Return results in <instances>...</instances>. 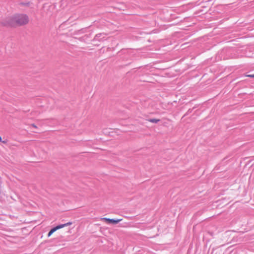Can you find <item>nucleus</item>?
I'll use <instances>...</instances> for the list:
<instances>
[{"label": "nucleus", "instance_id": "f257e3e1", "mask_svg": "<svg viewBox=\"0 0 254 254\" xmlns=\"http://www.w3.org/2000/svg\"><path fill=\"white\" fill-rule=\"evenodd\" d=\"M29 21V18L26 14H16L12 17L7 18L2 24L6 26L14 27L26 24Z\"/></svg>", "mask_w": 254, "mask_h": 254}, {"label": "nucleus", "instance_id": "f03ea898", "mask_svg": "<svg viewBox=\"0 0 254 254\" xmlns=\"http://www.w3.org/2000/svg\"><path fill=\"white\" fill-rule=\"evenodd\" d=\"M106 34L104 33H99L95 35L94 40L95 41H102L106 39Z\"/></svg>", "mask_w": 254, "mask_h": 254}, {"label": "nucleus", "instance_id": "7ed1b4c3", "mask_svg": "<svg viewBox=\"0 0 254 254\" xmlns=\"http://www.w3.org/2000/svg\"><path fill=\"white\" fill-rule=\"evenodd\" d=\"M103 219H104L107 223L112 224H116L122 220V219H115L108 218H104Z\"/></svg>", "mask_w": 254, "mask_h": 254}, {"label": "nucleus", "instance_id": "20e7f679", "mask_svg": "<svg viewBox=\"0 0 254 254\" xmlns=\"http://www.w3.org/2000/svg\"><path fill=\"white\" fill-rule=\"evenodd\" d=\"M71 224H72V222H68L66 223L65 224H60V225H57L56 226V227H57V229L59 230V229L63 228H64V227L65 226H69V225H70Z\"/></svg>", "mask_w": 254, "mask_h": 254}, {"label": "nucleus", "instance_id": "39448f33", "mask_svg": "<svg viewBox=\"0 0 254 254\" xmlns=\"http://www.w3.org/2000/svg\"><path fill=\"white\" fill-rule=\"evenodd\" d=\"M160 120L159 119H150L149 120V121L152 123H157Z\"/></svg>", "mask_w": 254, "mask_h": 254}, {"label": "nucleus", "instance_id": "423d86ee", "mask_svg": "<svg viewBox=\"0 0 254 254\" xmlns=\"http://www.w3.org/2000/svg\"><path fill=\"white\" fill-rule=\"evenodd\" d=\"M57 230H58L56 226V227H53V228H52L51 230H50V231L51 232H52L53 233H54L55 231H56Z\"/></svg>", "mask_w": 254, "mask_h": 254}, {"label": "nucleus", "instance_id": "0eeeda50", "mask_svg": "<svg viewBox=\"0 0 254 254\" xmlns=\"http://www.w3.org/2000/svg\"><path fill=\"white\" fill-rule=\"evenodd\" d=\"M53 233L51 232L50 231L48 232V237L51 236Z\"/></svg>", "mask_w": 254, "mask_h": 254}, {"label": "nucleus", "instance_id": "6e6552de", "mask_svg": "<svg viewBox=\"0 0 254 254\" xmlns=\"http://www.w3.org/2000/svg\"><path fill=\"white\" fill-rule=\"evenodd\" d=\"M248 77L254 78V74H250L247 75Z\"/></svg>", "mask_w": 254, "mask_h": 254}, {"label": "nucleus", "instance_id": "1a4fd4ad", "mask_svg": "<svg viewBox=\"0 0 254 254\" xmlns=\"http://www.w3.org/2000/svg\"><path fill=\"white\" fill-rule=\"evenodd\" d=\"M2 141L3 143H6V141H2V138L1 136H0V142Z\"/></svg>", "mask_w": 254, "mask_h": 254}, {"label": "nucleus", "instance_id": "9d476101", "mask_svg": "<svg viewBox=\"0 0 254 254\" xmlns=\"http://www.w3.org/2000/svg\"><path fill=\"white\" fill-rule=\"evenodd\" d=\"M31 126L35 128H37V127L34 124H32Z\"/></svg>", "mask_w": 254, "mask_h": 254}, {"label": "nucleus", "instance_id": "9b49d317", "mask_svg": "<svg viewBox=\"0 0 254 254\" xmlns=\"http://www.w3.org/2000/svg\"><path fill=\"white\" fill-rule=\"evenodd\" d=\"M21 4H22V5H28V3H21Z\"/></svg>", "mask_w": 254, "mask_h": 254}]
</instances>
